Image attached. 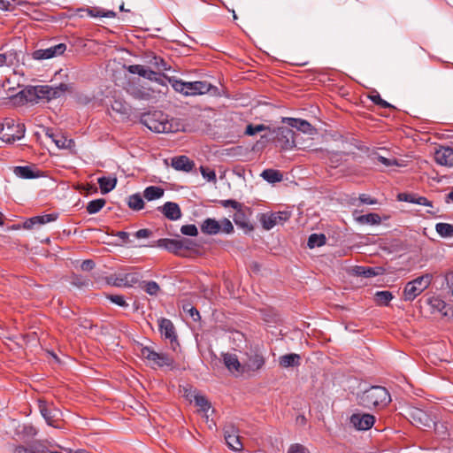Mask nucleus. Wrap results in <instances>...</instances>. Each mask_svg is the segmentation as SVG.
Returning <instances> with one entry per match:
<instances>
[{
    "mask_svg": "<svg viewBox=\"0 0 453 453\" xmlns=\"http://www.w3.org/2000/svg\"><path fill=\"white\" fill-rule=\"evenodd\" d=\"M96 266L95 262L92 259H86L84 260L81 265V268L82 271L89 272L93 270Z\"/></svg>",
    "mask_w": 453,
    "mask_h": 453,
    "instance_id": "052dcab7",
    "label": "nucleus"
},
{
    "mask_svg": "<svg viewBox=\"0 0 453 453\" xmlns=\"http://www.w3.org/2000/svg\"><path fill=\"white\" fill-rule=\"evenodd\" d=\"M13 173L16 176L21 179H35L39 175L35 173L30 166H15L13 169Z\"/></svg>",
    "mask_w": 453,
    "mask_h": 453,
    "instance_id": "2f4dec72",
    "label": "nucleus"
},
{
    "mask_svg": "<svg viewBox=\"0 0 453 453\" xmlns=\"http://www.w3.org/2000/svg\"><path fill=\"white\" fill-rule=\"evenodd\" d=\"M158 329L165 339L169 341L171 349L173 351H176L180 347V344L177 339V334L173 323L168 319L161 318L158 320Z\"/></svg>",
    "mask_w": 453,
    "mask_h": 453,
    "instance_id": "1a4fd4ad",
    "label": "nucleus"
},
{
    "mask_svg": "<svg viewBox=\"0 0 453 453\" xmlns=\"http://www.w3.org/2000/svg\"><path fill=\"white\" fill-rule=\"evenodd\" d=\"M437 234L442 238L453 237V225L449 223H437L435 225Z\"/></svg>",
    "mask_w": 453,
    "mask_h": 453,
    "instance_id": "e433bc0d",
    "label": "nucleus"
},
{
    "mask_svg": "<svg viewBox=\"0 0 453 453\" xmlns=\"http://www.w3.org/2000/svg\"><path fill=\"white\" fill-rule=\"evenodd\" d=\"M108 299H110L112 303H114L115 304H117L120 307H127L128 306V304L127 303L123 296L110 295V296H108Z\"/></svg>",
    "mask_w": 453,
    "mask_h": 453,
    "instance_id": "3c124183",
    "label": "nucleus"
},
{
    "mask_svg": "<svg viewBox=\"0 0 453 453\" xmlns=\"http://www.w3.org/2000/svg\"><path fill=\"white\" fill-rule=\"evenodd\" d=\"M269 129L268 127L260 124V125H252L250 124L246 127L245 134L247 135H255L256 134Z\"/></svg>",
    "mask_w": 453,
    "mask_h": 453,
    "instance_id": "a18cd8bd",
    "label": "nucleus"
},
{
    "mask_svg": "<svg viewBox=\"0 0 453 453\" xmlns=\"http://www.w3.org/2000/svg\"><path fill=\"white\" fill-rule=\"evenodd\" d=\"M141 122L155 133L172 132L173 126L168 120V116L161 111L143 113L141 117Z\"/></svg>",
    "mask_w": 453,
    "mask_h": 453,
    "instance_id": "f03ea898",
    "label": "nucleus"
},
{
    "mask_svg": "<svg viewBox=\"0 0 453 453\" xmlns=\"http://www.w3.org/2000/svg\"><path fill=\"white\" fill-rule=\"evenodd\" d=\"M141 357L158 367L173 366L174 363L173 358L168 354L156 352L150 347H142L141 349Z\"/></svg>",
    "mask_w": 453,
    "mask_h": 453,
    "instance_id": "6e6552de",
    "label": "nucleus"
},
{
    "mask_svg": "<svg viewBox=\"0 0 453 453\" xmlns=\"http://www.w3.org/2000/svg\"><path fill=\"white\" fill-rule=\"evenodd\" d=\"M415 203L416 204H419V205H425V206H432V202L429 201L426 197L425 196H418L417 195V197L415 198Z\"/></svg>",
    "mask_w": 453,
    "mask_h": 453,
    "instance_id": "338daca9",
    "label": "nucleus"
},
{
    "mask_svg": "<svg viewBox=\"0 0 453 453\" xmlns=\"http://www.w3.org/2000/svg\"><path fill=\"white\" fill-rule=\"evenodd\" d=\"M378 161L380 162L381 164H383L384 165L386 166H392V165H398V163L396 161V159H390V158H387L385 157H382V156H379L378 157Z\"/></svg>",
    "mask_w": 453,
    "mask_h": 453,
    "instance_id": "0e129e2a",
    "label": "nucleus"
},
{
    "mask_svg": "<svg viewBox=\"0 0 453 453\" xmlns=\"http://www.w3.org/2000/svg\"><path fill=\"white\" fill-rule=\"evenodd\" d=\"M169 82L176 92L188 96V82L174 77L169 79Z\"/></svg>",
    "mask_w": 453,
    "mask_h": 453,
    "instance_id": "ea45409f",
    "label": "nucleus"
},
{
    "mask_svg": "<svg viewBox=\"0 0 453 453\" xmlns=\"http://www.w3.org/2000/svg\"><path fill=\"white\" fill-rule=\"evenodd\" d=\"M214 87L205 81L188 82V96H196L208 93Z\"/></svg>",
    "mask_w": 453,
    "mask_h": 453,
    "instance_id": "aec40b11",
    "label": "nucleus"
},
{
    "mask_svg": "<svg viewBox=\"0 0 453 453\" xmlns=\"http://www.w3.org/2000/svg\"><path fill=\"white\" fill-rule=\"evenodd\" d=\"M66 50L65 43H58L47 49L36 50L33 52V58L36 60L49 59L62 55Z\"/></svg>",
    "mask_w": 453,
    "mask_h": 453,
    "instance_id": "2eb2a0df",
    "label": "nucleus"
},
{
    "mask_svg": "<svg viewBox=\"0 0 453 453\" xmlns=\"http://www.w3.org/2000/svg\"><path fill=\"white\" fill-rule=\"evenodd\" d=\"M261 177L269 183L280 182L283 179L282 173L279 170L265 169L262 172Z\"/></svg>",
    "mask_w": 453,
    "mask_h": 453,
    "instance_id": "7c9ffc66",
    "label": "nucleus"
},
{
    "mask_svg": "<svg viewBox=\"0 0 453 453\" xmlns=\"http://www.w3.org/2000/svg\"><path fill=\"white\" fill-rule=\"evenodd\" d=\"M279 365L283 368L299 366L301 365V356L296 353L280 356L279 357Z\"/></svg>",
    "mask_w": 453,
    "mask_h": 453,
    "instance_id": "a878e982",
    "label": "nucleus"
},
{
    "mask_svg": "<svg viewBox=\"0 0 453 453\" xmlns=\"http://www.w3.org/2000/svg\"><path fill=\"white\" fill-rule=\"evenodd\" d=\"M180 232L184 235L188 236H196L198 234V230L196 225H184L180 227Z\"/></svg>",
    "mask_w": 453,
    "mask_h": 453,
    "instance_id": "49530a36",
    "label": "nucleus"
},
{
    "mask_svg": "<svg viewBox=\"0 0 453 453\" xmlns=\"http://www.w3.org/2000/svg\"><path fill=\"white\" fill-rule=\"evenodd\" d=\"M219 203L225 208L232 207L234 210L239 209L242 205V203L233 199L220 200Z\"/></svg>",
    "mask_w": 453,
    "mask_h": 453,
    "instance_id": "4d7b16f0",
    "label": "nucleus"
},
{
    "mask_svg": "<svg viewBox=\"0 0 453 453\" xmlns=\"http://www.w3.org/2000/svg\"><path fill=\"white\" fill-rule=\"evenodd\" d=\"M405 416L413 426L418 428H430L434 426V429L438 430V425L426 411L420 408L415 406L408 407L405 411Z\"/></svg>",
    "mask_w": 453,
    "mask_h": 453,
    "instance_id": "39448f33",
    "label": "nucleus"
},
{
    "mask_svg": "<svg viewBox=\"0 0 453 453\" xmlns=\"http://www.w3.org/2000/svg\"><path fill=\"white\" fill-rule=\"evenodd\" d=\"M391 402L388 389L381 386H372L357 395V403L364 408L385 407Z\"/></svg>",
    "mask_w": 453,
    "mask_h": 453,
    "instance_id": "f257e3e1",
    "label": "nucleus"
},
{
    "mask_svg": "<svg viewBox=\"0 0 453 453\" xmlns=\"http://www.w3.org/2000/svg\"><path fill=\"white\" fill-rule=\"evenodd\" d=\"M127 205L134 211H140L144 207V202L140 194H134L128 196Z\"/></svg>",
    "mask_w": 453,
    "mask_h": 453,
    "instance_id": "4c0bfd02",
    "label": "nucleus"
},
{
    "mask_svg": "<svg viewBox=\"0 0 453 453\" xmlns=\"http://www.w3.org/2000/svg\"><path fill=\"white\" fill-rule=\"evenodd\" d=\"M38 407L40 412L49 426L58 427L56 422L60 411L58 409L50 405L47 402L39 400Z\"/></svg>",
    "mask_w": 453,
    "mask_h": 453,
    "instance_id": "4468645a",
    "label": "nucleus"
},
{
    "mask_svg": "<svg viewBox=\"0 0 453 453\" xmlns=\"http://www.w3.org/2000/svg\"><path fill=\"white\" fill-rule=\"evenodd\" d=\"M111 108L113 111L122 114L127 113L128 111L127 105H125L122 102L117 100L114 101V103L111 105Z\"/></svg>",
    "mask_w": 453,
    "mask_h": 453,
    "instance_id": "6e6d98bb",
    "label": "nucleus"
},
{
    "mask_svg": "<svg viewBox=\"0 0 453 453\" xmlns=\"http://www.w3.org/2000/svg\"><path fill=\"white\" fill-rule=\"evenodd\" d=\"M201 230L206 234L214 235L221 231V226L216 219L208 218L201 225Z\"/></svg>",
    "mask_w": 453,
    "mask_h": 453,
    "instance_id": "cd10ccee",
    "label": "nucleus"
},
{
    "mask_svg": "<svg viewBox=\"0 0 453 453\" xmlns=\"http://www.w3.org/2000/svg\"><path fill=\"white\" fill-rule=\"evenodd\" d=\"M201 173L203 178H205L209 181L216 180V173L213 170H211L207 167L201 166L200 167Z\"/></svg>",
    "mask_w": 453,
    "mask_h": 453,
    "instance_id": "09e8293b",
    "label": "nucleus"
},
{
    "mask_svg": "<svg viewBox=\"0 0 453 453\" xmlns=\"http://www.w3.org/2000/svg\"><path fill=\"white\" fill-rule=\"evenodd\" d=\"M149 63L152 65H154L158 70H169L171 67L170 65L165 61L164 58H162L159 56L153 55L151 56V59L149 61Z\"/></svg>",
    "mask_w": 453,
    "mask_h": 453,
    "instance_id": "37998d69",
    "label": "nucleus"
},
{
    "mask_svg": "<svg viewBox=\"0 0 453 453\" xmlns=\"http://www.w3.org/2000/svg\"><path fill=\"white\" fill-rule=\"evenodd\" d=\"M288 453H309V450L302 444L296 443L289 447Z\"/></svg>",
    "mask_w": 453,
    "mask_h": 453,
    "instance_id": "bf43d9fd",
    "label": "nucleus"
},
{
    "mask_svg": "<svg viewBox=\"0 0 453 453\" xmlns=\"http://www.w3.org/2000/svg\"><path fill=\"white\" fill-rule=\"evenodd\" d=\"M394 296L390 291H377L374 295V300L378 305L387 306L393 299Z\"/></svg>",
    "mask_w": 453,
    "mask_h": 453,
    "instance_id": "f704fd0d",
    "label": "nucleus"
},
{
    "mask_svg": "<svg viewBox=\"0 0 453 453\" xmlns=\"http://www.w3.org/2000/svg\"><path fill=\"white\" fill-rule=\"evenodd\" d=\"M140 274L137 273H128L124 274L126 287H133L140 282Z\"/></svg>",
    "mask_w": 453,
    "mask_h": 453,
    "instance_id": "c03bdc74",
    "label": "nucleus"
},
{
    "mask_svg": "<svg viewBox=\"0 0 453 453\" xmlns=\"http://www.w3.org/2000/svg\"><path fill=\"white\" fill-rule=\"evenodd\" d=\"M171 165L177 171L188 173L194 168L195 163L187 156H179L172 158Z\"/></svg>",
    "mask_w": 453,
    "mask_h": 453,
    "instance_id": "5701e85b",
    "label": "nucleus"
},
{
    "mask_svg": "<svg viewBox=\"0 0 453 453\" xmlns=\"http://www.w3.org/2000/svg\"><path fill=\"white\" fill-rule=\"evenodd\" d=\"M265 364V359L262 352L257 349H250V351L247 353V361L242 366V372H257L262 369Z\"/></svg>",
    "mask_w": 453,
    "mask_h": 453,
    "instance_id": "f8f14e48",
    "label": "nucleus"
},
{
    "mask_svg": "<svg viewBox=\"0 0 453 453\" xmlns=\"http://www.w3.org/2000/svg\"><path fill=\"white\" fill-rule=\"evenodd\" d=\"M183 310L190 315L194 321H197L200 319V313L196 308L190 305H184Z\"/></svg>",
    "mask_w": 453,
    "mask_h": 453,
    "instance_id": "864d4df0",
    "label": "nucleus"
},
{
    "mask_svg": "<svg viewBox=\"0 0 453 453\" xmlns=\"http://www.w3.org/2000/svg\"><path fill=\"white\" fill-rule=\"evenodd\" d=\"M326 237L324 234H311L307 242V246L310 249H314L316 247H321L326 244Z\"/></svg>",
    "mask_w": 453,
    "mask_h": 453,
    "instance_id": "72a5a7b5",
    "label": "nucleus"
},
{
    "mask_svg": "<svg viewBox=\"0 0 453 453\" xmlns=\"http://www.w3.org/2000/svg\"><path fill=\"white\" fill-rule=\"evenodd\" d=\"M165 194V190L157 186L147 187L143 191V196L148 201H152L161 198Z\"/></svg>",
    "mask_w": 453,
    "mask_h": 453,
    "instance_id": "c756f323",
    "label": "nucleus"
},
{
    "mask_svg": "<svg viewBox=\"0 0 453 453\" xmlns=\"http://www.w3.org/2000/svg\"><path fill=\"white\" fill-rule=\"evenodd\" d=\"M106 203V201L104 198H98L90 201L86 210L89 214H95L97 213Z\"/></svg>",
    "mask_w": 453,
    "mask_h": 453,
    "instance_id": "a19ab883",
    "label": "nucleus"
},
{
    "mask_svg": "<svg viewBox=\"0 0 453 453\" xmlns=\"http://www.w3.org/2000/svg\"><path fill=\"white\" fill-rule=\"evenodd\" d=\"M97 182L99 184L101 193L104 195L114 189L117 184V179L104 176L98 178Z\"/></svg>",
    "mask_w": 453,
    "mask_h": 453,
    "instance_id": "c85d7f7f",
    "label": "nucleus"
},
{
    "mask_svg": "<svg viewBox=\"0 0 453 453\" xmlns=\"http://www.w3.org/2000/svg\"><path fill=\"white\" fill-rule=\"evenodd\" d=\"M224 437L231 449L239 451L242 449L239 430L233 423H227L224 426Z\"/></svg>",
    "mask_w": 453,
    "mask_h": 453,
    "instance_id": "9b49d317",
    "label": "nucleus"
},
{
    "mask_svg": "<svg viewBox=\"0 0 453 453\" xmlns=\"http://www.w3.org/2000/svg\"><path fill=\"white\" fill-rule=\"evenodd\" d=\"M354 273L357 276H362L364 278H372L383 273V269L381 267H365V266H355Z\"/></svg>",
    "mask_w": 453,
    "mask_h": 453,
    "instance_id": "bb28decb",
    "label": "nucleus"
},
{
    "mask_svg": "<svg viewBox=\"0 0 453 453\" xmlns=\"http://www.w3.org/2000/svg\"><path fill=\"white\" fill-rule=\"evenodd\" d=\"M152 234V232L150 229L142 228L134 233V236L137 239L141 238H148Z\"/></svg>",
    "mask_w": 453,
    "mask_h": 453,
    "instance_id": "69168bd1",
    "label": "nucleus"
},
{
    "mask_svg": "<svg viewBox=\"0 0 453 453\" xmlns=\"http://www.w3.org/2000/svg\"><path fill=\"white\" fill-rule=\"evenodd\" d=\"M142 288L144 289V291L150 295V296H156L160 288H159V285L156 282V281H153V280H150V281H142Z\"/></svg>",
    "mask_w": 453,
    "mask_h": 453,
    "instance_id": "79ce46f5",
    "label": "nucleus"
},
{
    "mask_svg": "<svg viewBox=\"0 0 453 453\" xmlns=\"http://www.w3.org/2000/svg\"><path fill=\"white\" fill-rule=\"evenodd\" d=\"M282 122L286 123L288 126L294 127L296 129V132L301 131L303 134H311L313 133L314 128L306 120L301 119L295 118H282Z\"/></svg>",
    "mask_w": 453,
    "mask_h": 453,
    "instance_id": "6ab92c4d",
    "label": "nucleus"
},
{
    "mask_svg": "<svg viewBox=\"0 0 453 453\" xmlns=\"http://www.w3.org/2000/svg\"><path fill=\"white\" fill-rule=\"evenodd\" d=\"M359 200L364 204H376L378 202L375 198L371 197L366 194H362L359 196Z\"/></svg>",
    "mask_w": 453,
    "mask_h": 453,
    "instance_id": "680f3d73",
    "label": "nucleus"
},
{
    "mask_svg": "<svg viewBox=\"0 0 453 453\" xmlns=\"http://www.w3.org/2000/svg\"><path fill=\"white\" fill-rule=\"evenodd\" d=\"M180 250H190L195 246V242L189 239L180 237L179 238Z\"/></svg>",
    "mask_w": 453,
    "mask_h": 453,
    "instance_id": "8fccbe9b",
    "label": "nucleus"
},
{
    "mask_svg": "<svg viewBox=\"0 0 453 453\" xmlns=\"http://www.w3.org/2000/svg\"><path fill=\"white\" fill-rule=\"evenodd\" d=\"M195 403L199 407V411L203 412L206 418H208V411L211 408V404L209 400L204 395H197L195 396Z\"/></svg>",
    "mask_w": 453,
    "mask_h": 453,
    "instance_id": "c9c22d12",
    "label": "nucleus"
},
{
    "mask_svg": "<svg viewBox=\"0 0 453 453\" xmlns=\"http://www.w3.org/2000/svg\"><path fill=\"white\" fill-rule=\"evenodd\" d=\"M221 226V231L226 234H231L234 232V226L232 222L228 219H224L219 222Z\"/></svg>",
    "mask_w": 453,
    "mask_h": 453,
    "instance_id": "5fc2aeb1",
    "label": "nucleus"
},
{
    "mask_svg": "<svg viewBox=\"0 0 453 453\" xmlns=\"http://www.w3.org/2000/svg\"><path fill=\"white\" fill-rule=\"evenodd\" d=\"M428 304L432 311L441 312L444 317H449L452 307L449 306L443 300L433 296L428 299Z\"/></svg>",
    "mask_w": 453,
    "mask_h": 453,
    "instance_id": "b1692460",
    "label": "nucleus"
},
{
    "mask_svg": "<svg viewBox=\"0 0 453 453\" xmlns=\"http://www.w3.org/2000/svg\"><path fill=\"white\" fill-rule=\"evenodd\" d=\"M157 210L170 220H177L182 215L179 204L174 202H166L164 205L159 206Z\"/></svg>",
    "mask_w": 453,
    "mask_h": 453,
    "instance_id": "a211bd4d",
    "label": "nucleus"
},
{
    "mask_svg": "<svg viewBox=\"0 0 453 453\" xmlns=\"http://www.w3.org/2000/svg\"><path fill=\"white\" fill-rule=\"evenodd\" d=\"M349 421L357 430L365 431L373 426L375 418L369 413L357 412L350 416Z\"/></svg>",
    "mask_w": 453,
    "mask_h": 453,
    "instance_id": "ddd939ff",
    "label": "nucleus"
},
{
    "mask_svg": "<svg viewBox=\"0 0 453 453\" xmlns=\"http://www.w3.org/2000/svg\"><path fill=\"white\" fill-rule=\"evenodd\" d=\"M160 76V73L147 68L144 73L143 78H146L150 81H157Z\"/></svg>",
    "mask_w": 453,
    "mask_h": 453,
    "instance_id": "e2e57ef3",
    "label": "nucleus"
},
{
    "mask_svg": "<svg viewBox=\"0 0 453 453\" xmlns=\"http://www.w3.org/2000/svg\"><path fill=\"white\" fill-rule=\"evenodd\" d=\"M108 284H111L115 287H126L125 280H124V275L119 277H110L107 280Z\"/></svg>",
    "mask_w": 453,
    "mask_h": 453,
    "instance_id": "13d9d810",
    "label": "nucleus"
},
{
    "mask_svg": "<svg viewBox=\"0 0 453 453\" xmlns=\"http://www.w3.org/2000/svg\"><path fill=\"white\" fill-rule=\"evenodd\" d=\"M434 160L441 165L453 167V148L441 147L434 153Z\"/></svg>",
    "mask_w": 453,
    "mask_h": 453,
    "instance_id": "f3484780",
    "label": "nucleus"
},
{
    "mask_svg": "<svg viewBox=\"0 0 453 453\" xmlns=\"http://www.w3.org/2000/svg\"><path fill=\"white\" fill-rule=\"evenodd\" d=\"M13 453H44V449H42L40 452H35L24 446H17L14 449Z\"/></svg>",
    "mask_w": 453,
    "mask_h": 453,
    "instance_id": "774afa93",
    "label": "nucleus"
},
{
    "mask_svg": "<svg viewBox=\"0 0 453 453\" xmlns=\"http://www.w3.org/2000/svg\"><path fill=\"white\" fill-rule=\"evenodd\" d=\"M156 246L166 250L167 251L179 255L180 252L179 239L163 238L156 242Z\"/></svg>",
    "mask_w": 453,
    "mask_h": 453,
    "instance_id": "393cba45",
    "label": "nucleus"
},
{
    "mask_svg": "<svg viewBox=\"0 0 453 453\" xmlns=\"http://www.w3.org/2000/svg\"><path fill=\"white\" fill-rule=\"evenodd\" d=\"M416 197L417 194L414 193H400L397 196L399 201H403L411 203H415Z\"/></svg>",
    "mask_w": 453,
    "mask_h": 453,
    "instance_id": "603ef678",
    "label": "nucleus"
},
{
    "mask_svg": "<svg viewBox=\"0 0 453 453\" xmlns=\"http://www.w3.org/2000/svg\"><path fill=\"white\" fill-rule=\"evenodd\" d=\"M25 134L24 124H15L14 119H7L0 124V139L8 143L20 140Z\"/></svg>",
    "mask_w": 453,
    "mask_h": 453,
    "instance_id": "423d86ee",
    "label": "nucleus"
},
{
    "mask_svg": "<svg viewBox=\"0 0 453 453\" xmlns=\"http://www.w3.org/2000/svg\"><path fill=\"white\" fill-rule=\"evenodd\" d=\"M54 143L59 149H73L75 146V142L73 139H68L63 134L55 136Z\"/></svg>",
    "mask_w": 453,
    "mask_h": 453,
    "instance_id": "58836bf2",
    "label": "nucleus"
},
{
    "mask_svg": "<svg viewBox=\"0 0 453 453\" xmlns=\"http://www.w3.org/2000/svg\"><path fill=\"white\" fill-rule=\"evenodd\" d=\"M73 84L60 83L58 86L39 85L31 87V89L37 99H46L48 101L56 99L63 96L65 92H72Z\"/></svg>",
    "mask_w": 453,
    "mask_h": 453,
    "instance_id": "20e7f679",
    "label": "nucleus"
},
{
    "mask_svg": "<svg viewBox=\"0 0 453 453\" xmlns=\"http://www.w3.org/2000/svg\"><path fill=\"white\" fill-rule=\"evenodd\" d=\"M58 218V213L44 214L35 216L24 222V227L31 229L35 225H43L49 222L55 221Z\"/></svg>",
    "mask_w": 453,
    "mask_h": 453,
    "instance_id": "412c9836",
    "label": "nucleus"
},
{
    "mask_svg": "<svg viewBox=\"0 0 453 453\" xmlns=\"http://www.w3.org/2000/svg\"><path fill=\"white\" fill-rule=\"evenodd\" d=\"M235 211L233 217L234 222L238 226L247 231H252L254 227L249 221V216L251 214L250 209L248 207L243 208L242 205H241V207Z\"/></svg>",
    "mask_w": 453,
    "mask_h": 453,
    "instance_id": "dca6fc26",
    "label": "nucleus"
},
{
    "mask_svg": "<svg viewBox=\"0 0 453 453\" xmlns=\"http://www.w3.org/2000/svg\"><path fill=\"white\" fill-rule=\"evenodd\" d=\"M147 67L142 65H131L127 67V71L132 74H138L141 77L144 76Z\"/></svg>",
    "mask_w": 453,
    "mask_h": 453,
    "instance_id": "de8ad7c7",
    "label": "nucleus"
},
{
    "mask_svg": "<svg viewBox=\"0 0 453 453\" xmlns=\"http://www.w3.org/2000/svg\"><path fill=\"white\" fill-rule=\"evenodd\" d=\"M356 220L362 225H379L381 221V218L377 213H367L357 217Z\"/></svg>",
    "mask_w": 453,
    "mask_h": 453,
    "instance_id": "473e14b6",
    "label": "nucleus"
},
{
    "mask_svg": "<svg viewBox=\"0 0 453 453\" xmlns=\"http://www.w3.org/2000/svg\"><path fill=\"white\" fill-rule=\"evenodd\" d=\"M433 275L426 273L407 282L403 290V299L405 302H412L431 285Z\"/></svg>",
    "mask_w": 453,
    "mask_h": 453,
    "instance_id": "7ed1b4c3",
    "label": "nucleus"
},
{
    "mask_svg": "<svg viewBox=\"0 0 453 453\" xmlns=\"http://www.w3.org/2000/svg\"><path fill=\"white\" fill-rule=\"evenodd\" d=\"M300 134L288 127H278L275 141L283 150H291L297 146V139Z\"/></svg>",
    "mask_w": 453,
    "mask_h": 453,
    "instance_id": "0eeeda50",
    "label": "nucleus"
},
{
    "mask_svg": "<svg viewBox=\"0 0 453 453\" xmlns=\"http://www.w3.org/2000/svg\"><path fill=\"white\" fill-rule=\"evenodd\" d=\"M289 218L290 212L284 211L273 213H262L259 216V221L263 228L270 230L277 224L286 222Z\"/></svg>",
    "mask_w": 453,
    "mask_h": 453,
    "instance_id": "9d476101",
    "label": "nucleus"
},
{
    "mask_svg": "<svg viewBox=\"0 0 453 453\" xmlns=\"http://www.w3.org/2000/svg\"><path fill=\"white\" fill-rule=\"evenodd\" d=\"M223 357V362L225 366L227 368V370L230 372H242V366L235 354L232 353H224L222 355Z\"/></svg>",
    "mask_w": 453,
    "mask_h": 453,
    "instance_id": "4be33fe9",
    "label": "nucleus"
}]
</instances>
